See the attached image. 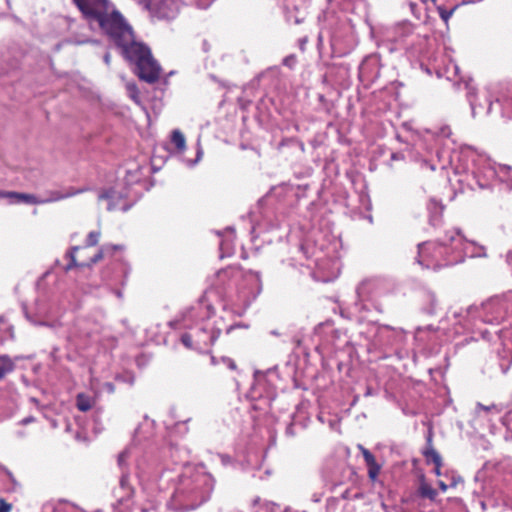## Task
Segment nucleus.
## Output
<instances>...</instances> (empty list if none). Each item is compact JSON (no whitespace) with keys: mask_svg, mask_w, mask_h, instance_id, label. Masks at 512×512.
Masks as SVG:
<instances>
[{"mask_svg":"<svg viewBox=\"0 0 512 512\" xmlns=\"http://www.w3.org/2000/svg\"><path fill=\"white\" fill-rule=\"evenodd\" d=\"M113 29L114 31L106 35L121 49L125 59L135 65L138 77L147 83H155L160 77L161 67L153 58L149 47L135 41L133 29L125 18Z\"/></svg>","mask_w":512,"mask_h":512,"instance_id":"nucleus-1","label":"nucleus"},{"mask_svg":"<svg viewBox=\"0 0 512 512\" xmlns=\"http://www.w3.org/2000/svg\"><path fill=\"white\" fill-rule=\"evenodd\" d=\"M212 490L213 480L210 476H184L172 496L173 505L183 511L196 509L210 498Z\"/></svg>","mask_w":512,"mask_h":512,"instance_id":"nucleus-2","label":"nucleus"},{"mask_svg":"<svg viewBox=\"0 0 512 512\" xmlns=\"http://www.w3.org/2000/svg\"><path fill=\"white\" fill-rule=\"evenodd\" d=\"M433 249V258L437 259L439 255H453L448 259L446 265H453L462 262L464 256L470 257L485 256V253L476 252L474 243L465 241L459 230L452 229L445 233V236L439 242H424L419 244V255L422 258L424 254Z\"/></svg>","mask_w":512,"mask_h":512,"instance_id":"nucleus-3","label":"nucleus"},{"mask_svg":"<svg viewBox=\"0 0 512 512\" xmlns=\"http://www.w3.org/2000/svg\"><path fill=\"white\" fill-rule=\"evenodd\" d=\"M83 17L107 34L125 18L111 0H73Z\"/></svg>","mask_w":512,"mask_h":512,"instance_id":"nucleus-4","label":"nucleus"},{"mask_svg":"<svg viewBox=\"0 0 512 512\" xmlns=\"http://www.w3.org/2000/svg\"><path fill=\"white\" fill-rule=\"evenodd\" d=\"M393 33V40L412 54L417 53L420 50L417 46L425 41L424 37L415 33V26L408 21L397 23Z\"/></svg>","mask_w":512,"mask_h":512,"instance_id":"nucleus-5","label":"nucleus"},{"mask_svg":"<svg viewBox=\"0 0 512 512\" xmlns=\"http://www.w3.org/2000/svg\"><path fill=\"white\" fill-rule=\"evenodd\" d=\"M311 0H283L285 20L289 24L300 25L305 22Z\"/></svg>","mask_w":512,"mask_h":512,"instance_id":"nucleus-6","label":"nucleus"},{"mask_svg":"<svg viewBox=\"0 0 512 512\" xmlns=\"http://www.w3.org/2000/svg\"><path fill=\"white\" fill-rule=\"evenodd\" d=\"M221 334V329L210 321L203 322L200 327L194 330L195 349L208 351Z\"/></svg>","mask_w":512,"mask_h":512,"instance_id":"nucleus-7","label":"nucleus"},{"mask_svg":"<svg viewBox=\"0 0 512 512\" xmlns=\"http://www.w3.org/2000/svg\"><path fill=\"white\" fill-rule=\"evenodd\" d=\"M498 178L501 182L507 184V186L512 189V168L507 165H488V167L484 171L485 181L477 180V183L480 188L484 189L489 186L488 181L493 178Z\"/></svg>","mask_w":512,"mask_h":512,"instance_id":"nucleus-8","label":"nucleus"},{"mask_svg":"<svg viewBox=\"0 0 512 512\" xmlns=\"http://www.w3.org/2000/svg\"><path fill=\"white\" fill-rule=\"evenodd\" d=\"M179 3L176 0H157L152 3L150 15L158 20H172L179 13Z\"/></svg>","mask_w":512,"mask_h":512,"instance_id":"nucleus-9","label":"nucleus"},{"mask_svg":"<svg viewBox=\"0 0 512 512\" xmlns=\"http://www.w3.org/2000/svg\"><path fill=\"white\" fill-rule=\"evenodd\" d=\"M487 311H493V316L486 315L484 321L491 324H499L506 317L507 311L505 304L499 300H493L485 306Z\"/></svg>","mask_w":512,"mask_h":512,"instance_id":"nucleus-10","label":"nucleus"},{"mask_svg":"<svg viewBox=\"0 0 512 512\" xmlns=\"http://www.w3.org/2000/svg\"><path fill=\"white\" fill-rule=\"evenodd\" d=\"M0 197L9 198L11 203L45 204L42 199L28 193L0 191Z\"/></svg>","mask_w":512,"mask_h":512,"instance_id":"nucleus-11","label":"nucleus"},{"mask_svg":"<svg viewBox=\"0 0 512 512\" xmlns=\"http://www.w3.org/2000/svg\"><path fill=\"white\" fill-rule=\"evenodd\" d=\"M381 280L378 278L366 279L357 287V294L361 299L370 297L380 286Z\"/></svg>","mask_w":512,"mask_h":512,"instance_id":"nucleus-12","label":"nucleus"},{"mask_svg":"<svg viewBox=\"0 0 512 512\" xmlns=\"http://www.w3.org/2000/svg\"><path fill=\"white\" fill-rule=\"evenodd\" d=\"M84 191H85V189H75V188H69L66 192H61V191H56V190L50 191L49 197L46 199H42V201H45V204L57 202V201L64 200V199L73 197L75 195H78Z\"/></svg>","mask_w":512,"mask_h":512,"instance_id":"nucleus-13","label":"nucleus"},{"mask_svg":"<svg viewBox=\"0 0 512 512\" xmlns=\"http://www.w3.org/2000/svg\"><path fill=\"white\" fill-rule=\"evenodd\" d=\"M427 444H428V447L424 451V456H425L427 462H432L436 466H442V458H441L440 454L432 446L431 435H429V437L427 438Z\"/></svg>","mask_w":512,"mask_h":512,"instance_id":"nucleus-14","label":"nucleus"},{"mask_svg":"<svg viewBox=\"0 0 512 512\" xmlns=\"http://www.w3.org/2000/svg\"><path fill=\"white\" fill-rule=\"evenodd\" d=\"M15 369V362L8 355H0V381L5 378L6 375L13 372Z\"/></svg>","mask_w":512,"mask_h":512,"instance_id":"nucleus-15","label":"nucleus"},{"mask_svg":"<svg viewBox=\"0 0 512 512\" xmlns=\"http://www.w3.org/2000/svg\"><path fill=\"white\" fill-rule=\"evenodd\" d=\"M246 279L254 285V290L252 291V297L255 299L262 291V281L260 274L258 272L250 271L246 274Z\"/></svg>","mask_w":512,"mask_h":512,"instance_id":"nucleus-16","label":"nucleus"},{"mask_svg":"<svg viewBox=\"0 0 512 512\" xmlns=\"http://www.w3.org/2000/svg\"><path fill=\"white\" fill-rule=\"evenodd\" d=\"M120 489L123 490L124 495L122 499H129L134 493L133 487L130 485V476L128 473L123 472L120 478Z\"/></svg>","mask_w":512,"mask_h":512,"instance_id":"nucleus-17","label":"nucleus"},{"mask_svg":"<svg viewBox=\"0 0 512 512\" xmlns=\"http://www.w3.org/2000/svg\"><path fill=\"white\" fill-rule=\"evenodd\" d=\"M433 254H434L433 249L430 250L428 253L424 254V256L422 258L418 254V259H417L418 263L420 265H423L428 268V267H430L429 259H431V261H436V262H439L440 258H445V262H447V260L450 259L449 258L450 255H439V254H437L438 255L437 259H435L432 257ZM443 265H446V263H444ZM437 266H440V263H437Z\"/></svg>","mask_w":512,"mask_h":512,"instance_id":"nucleus-18","label":"nucleus"},{"mask_svg":"<svg viewBox=\"0 0 512 512\" xmlns=\"http://www.w3.org/2000/svg\"><path fill=\"white\" fill-rule=\"evenodd\" d=\"M331 3L333 0H327ZM366 4V0H339V5L343 10L346 11H355L358 7L364 6Z\"/></svg>","mask_w":512,"mask_h":512,"instance_id":"nucleus-19","label":"nucleus"},{"mask_svg":"<svg viewBox=\"0 0 512 512\" xmlns=\"http://www.w3.org/2000/svg\"><path fill=\"white\" fill-rule=\"evenodd\" d=\"M171 142L175 145L179 152L186 148V140L183 133L179 130H174L171 135Z\"/></svg>","mask_w":512,"mask_h":512,"instance_id":"nucleus-20","label":"nucleus"},{"mask_svg":"<svg viewBox=\"0 0 512 512\" xmlns=\"http://www.w3.org/2000/svg\"><path fill=\"white\" fill-rule=\"evenodd\" d=\"M76 406L80 411L86 412L91 409L92 400L89 396H87L83 393H80L77 395V398H76Z\"/></svg>","mask_w":512,"mask_h":512,"instance_id":"nucleus-21","label":"nucleus"},{"mask_svg":"<svg viewBox=\"0 0 512 512\" xmlns=\"http://www.w3.org/2000/svg\"><path fill=\"white\" fill-rule=\"evenodd\" d=\"M120 249L118 245H104L100 251L92 258V263H96L101 260L105 254H111L114 250Z\"/></svg>","mask_w":512,"mask_h":512,"instance_id":"nucleus-22","label":"nucleus"},{"mask_svg":"<svg viewBox=\"0 0 512 512\" xmlns=\"http://www.w3.org/2000/svg\"><path fill=\"white\" fill-rule=\"evenodd\" d=\"M117 197L115 196L114 192H103L99 195V200H108V206L107 210L113 211L117 209L115 199Z\"/></svg>","mask_w":512,"mask_h":512,"instance_id":"nucleus-23","label":"nucleus"},{"mask_svg":"<svg viewBox=\"0 0 512 512\" xmlns=\"http://www.w3.org/2000/svg\"><path fill=\"white\" fill-rule=\"evenodd\" d=\"M419 492L422 497L429 498L431 500H433L437 495L436 490L426 483H422L420 485Z\"/></svg>","mask_w":512,"mask_h":512,"instance_id":"nucleus-24","label":"nucleus"},{"mask_svg":"<svg viewBox=\"0 0 512 512\" xmlns=\"http://www.w3.org/2000/svg\"><path fill=\"white\" fill-rule=\"evenodd\" d=\"M430 210H434L433 215L430 217V223L433 226H436L440 220L441 212H442V206H439L436 202L432 201L430 204Z\"/></svg>","mask_w":512,"mask_h":512,"instance_id":"nucleus-25","label":"nucleus"},{"mask_svg":"<svg viewBox=\"0 0 512 512\" xmlns=\"http://www.w3.org/2000/svg\"><path fill=\"white\" fill-rule=\"evenodd\" d=\"M358 449L361 451L367 466L374 465L375 463H377L374 455L364 446L358 445Z\"/></svg>","mask_w":512,"mask_h":512,"instance_id":"nucleus-26","label":"nucleus"},{"mask_svg":"<svg viewBox=\"0 0 512 512\" xmlns=\"http://www.w3.org/2000/svg\"><path fill=\"white\" fill-rule=\"evenodd\" d=\"M484 411V412H492L495 414H500L501 409L496 404H491L489 406L483 405L482 403L476 404V412Z\"/></svg>","mask_w":512,"mask_h":512,"instance_id":"nucleus-27","label":"nucleus"},{"mask_svg":"<svg viewBox=\"0 0 512 512\" xmlns=\"http://www.w3.org/2000/svg\"><path fill=\"white\" fill-rule=\"evenodd\" d=\"M181 342L182 344L190 349H195V337L194 332L193 333H185L181 336Z\"/></svg>","mask_w":512,"mask_h":512,"instance_id":"nucleus-28","label":"nucleus"},{"mask_svg":"<svg viewBox=\"0 0 512 512\" xmlns=\"http://www.w3.org/2000/svg\"><path fill=\"white\" fill-rule=\"evenodd\" d=\"M100 238V232L92 231L88 234L86 244L87 246H95L98 244Z\"/></svg>","mask_w":512,"mask_h":512,"instance_id":"nucleus-29","label":"nucleus"},{"mask_svg":"<svg viewBox=\"0 0 512 512\" xmlns=\"http://www.w3.org/2000/svg\"><path fill=\"white\" fill-rule=\"evenodd\" d=\"M79 247H72L71 250L67 253V256L70 258V263L67 265L66 270H70L73 267L77 266L75 253L78 251Z\"/></svg>","mask_w":512,"mask_h":512,"instance_id":"nucleus-30","label":"nucleus"},{"mask_svg":"<svg viewBox=\"0 0 512 512\" xmlns=\"http://www.w3.org/2000/svg\"><path fill=\"white\" fill-rule=\"evenodd\" d=\"M380 469H381V467L377 463H375L374 465H369L368 466V475H369L370 479L375 480L377 478V476L379 475Z\"/></svg>","mask_w":512,"mask_h":512,"instance_id":"nucleus-31","label":"nucleus"},{"mask_svg":"<svg viewBox=\"0 0 512 512\" xmlns=\"http://www.w3.org/2000/svg\"><path fill=\"white\" fill-rule=\"evenodd\" d=\"M338 506V499L331 497L326 501V511L327 512H335Z\"/></svg>","mask_w":512,"mask_h":512,"instance_id":"nucleus-32","label":"nucleus"},{"mask_svg":"<svg viewBox=\"0 0 512 512\" xmlns=\"http://www.w3.org/2000/svg\"><path fill=\"white\" fill-rule=\"evenodd\" d=\"M127 89L129 91V96L131 99H133L136 103H139V94L136 85L134 84H128Z\"/></svg>","mask_w":512,"mask_h":512,"instance_id":"nucleus-33","label":"nucleus"},{"mask_svg":"<svg viewBox=\"0 0 512 512\" xmlns=\"http://www.w3.org/2000/svg\"><path fill=\"white\" fill-rule=\"evenodd\" d=\"M297 59L294 54L288 55L283 59V65L289 67L290 69L294 68L296 65Z\"/></svg>","mask_w":512,"mask_h":512,"instance_id":"nucleus-34","label":"nucleus"},{"mask_svg":"<svg viewBox=\"0 0 512 512\" xmlns=\"http://www.w3.org/2000/svg\"><path fill=\"white\" fill-rule=\"evenodd\" d=\"M454 10L455 9H451V10L447 11L443 7H438L439 15H440L441 19L445 22H447L451 18Z\"/></svg>","mask_w":512,"mask_h":512,"instance_id":"nucleus-35","label":"nucleus"},{"mask_svg":"<svg viewBox=\"0 0 512 512\" xmlns=\"http://www.w3.org/2000/svg\"><path fill=\"white\" fill-rule=\"evenodd\" d=\"M12 505L7 503L3 498H0V512H10Z\"/></svg>","mask_w":512,"mask_h":512,"instance_id":"nucleus-36","label":"nucleus"},{"mask_svg":"<svg viewBox=\"0 0 512 512\" xmlns=\"http://www.w3.org/2000/svg\"><path fill=\"white\" fill-rule=\"evenodd\" d=\"M222 361L224 364L227 365V367L231 370H235L236 369V363L233 359L231 358H228V357H223L222 358Z\"/></svg>","mask_w":512,"mask_h":512,"instance_id":"nucleus-37","label":"nucleus"},{"mask_svg":"<svg viewBox=\"0 0 512 512\" xmlns=\"http://www.w3.org/2000/svg\"><path fill=\"white\" fill-rule=\"evenodd\" d=\"M128 457V451L125 450L123 451L122 453L119 454V457H118V463L120 466H122L126 460V458Z\"/></svg>","mask_w":512,"mask_h":512,"instance_id":"nucleus-38","label":"nucleus"},{"mask_svg":"<svg viewBox=\"0 0 512 512\" xmlns=\"http://www.w3.org/2000/svg\"><path fill=\"white\" fill-rule=\"evenodd\" d=\"M35 421V418L33 416L26 417L20 421L21 425H27Z\"/></svg>","mask_w":512,"mask_h":512,"instance_id":"nucleus-39","label":"nucleus"},{"mask_svg":"<svg viewBox=\"0 0 512 512\" xmlns=\"http://www.w3.org/2000/svg\"><path fill=\"white\" fill-rule=\"evenodd\" d=\"M410 9L414 16H416L417 18L420 17L419 14L417 13V4L416 3L411 2Z\"/></svg>","mask_w":512,"mask_h":512,"instance_id":"nucleus-40","label":"nucleus"},{"mask_svg":"<svg viewBox=\"0 0 512 512\" xmlns=\"http://www.w3.org/2000/svg\"><path fill=\"white\" fill-rule=\"evenodd\" d=\"M440 134L444 137H449L451 134V130L449 127H443L440 131Z\"/></svg>","mask_w":512,"mask_h":512,"instance_id":"nucleus-41","label":"nucleus"},{"mask_svg":"<svg viewBox=\"0 0 512 512\" xmlns=\"http://www.w3.org/2000/svg\"><path fill=\"white\" fill-rule=\"evenodd\" d=\"M213 2V0H210L209 2H202V1H199L198 3V6L202 9H206L207 7H209V5Z\"/></svg>","mask_w":512,"mask_h":512,"instance_id":"nucleus-42","label":"nucleus"},{"mask_svg":"<svg viewBox=\"0 0 512 512\" xmlns=\"http://www.w3.org/2000/svg\"><path fill=\"white\" fill-rule=\"evenodd\" d=\"M438 486L443 492H445L448 489L447 484L441 480L438 481Z\"/></svg>","mask_w":512,"mask_h":512,"instance_id":"nucleus-43","label":"nucleus"},{"mask_svg":"<svg viewBox=\"0 0 512 512\" xmlns=\"http://www.w3.org/2000/svg\"><path fill=\"white\" fill-rule=\"evenodd\" d=\"M470 105H471L472 113H473V114H475V113H476L477 106H476V103H475V101L472 99V97H471V96H470Z\"/></svg>","mask_w":512,"mask_h":512,"instance_id":"nucleus-44","label":"nucleus"},{"mask_svg":"<svg viewBox=\"0 0 512 512\" xmlns=\"http://www.w3.org/2000/svg\"><path fill=\"white\" fill-rule=\"evenodd\" d=\"M110 61H111V56H110V54H109V53H106V54L104 55V62H105L107 65H109V64H110Z\"/></svg>","mask_w":512,"mask_h":512,"instance_id":"nucleus-45","label":"nucleus"},{"mask_svg":"<svg viewBox=\"0 0 512 512\" xmlns=\"http://www.w3.org/2000/svg\"><path fill=\"white\" fill-rule=\"evenodd\" d=\"M434 473H435L437 476H440V475H441V466H436V465H435Z\"/></svg>","mask_w":512,"mask_h":512,"instance_id":"nucleus-46","label":"nucleus"},{"mask_svg":"<svg viewBox=\"0 0 512 512\" xmlns=\"http://www.w3.org/2000/svg\"><path fill=\"white\" fill-rule=\"evenodd\" d=\"M507 262L509 264H512V250L508 252L507 254Z\"/></svg>","mask_w":512,"mask_h":512,"instance_id":"nucleus-47","label":"nucleus"},{"mask_svg":"<svg viewBox=\"0 0 512 512\" xmlns=\"http://www.w3.org/2000/svg\"><path fill=\"white\" fill-rule=\"evenodd\" d=\"M342 497H343L344 499H346V498L348 497V491H345V492L343 493Z\"/></svg>","mask_w":512,"mask_h":512,"instance_id":"nucleus-48","label":"nucleus"},{"mask_svg":"<svg viewBox=\"0 0 512 512\" xmlns=\"http://www.w3.org/2000/svg\"><path fill=\"white\" fill-rule=\"evenodd\" d=\"M122 210H123V211H127V210H128V206H123V207H122Z\"/></svg>","mask_w":512,"mask_h":512,"instance_id":"nucleus-49","label":"nucleus"},{"mask_svg":"<svg viewBox=\"0 0 512 512\" xmlns=\"http://www.w3.org/2000/svg\"><path fill=\"white\" fill-rule=\"evenodd\" d=\"M491 106H492V103H491V102H489V106H488V112L490 111V109H491Z\"/></svg>","mask_w":512,"mask_h":512,"instance_id":"nucleus-50","label":"nucleus"},{"mask_svg":"<svg viewBox=\"0 0 512 512\" xmlns=\"http://www.w3.org/2000/svg\"><path fill=\"white\" fill-rule=\"evenodd\" d=\"M31 401L37 403V400L35 398H31Z\"/></svg>","mask_w":512,"mask_h":512,"instance_id":"nucleus-51","label":"nucleus"},{"mask_svg":"<svg viewBox=\"0 0 512 512\" xmlns=\"http://www.w3.org/2000/svg\"><path fill=\"white\" fill-rule=\"evenodd\" d=\"M393 159H397V156L395 154L392 155Z\"/></svg>","mask_w":512,"mask_h":512,"instance_id":"nucleus-52","label":"nucleus"},{"mask_svg":"<svg viewBox=\"0 0 512 512\" xmlns=\"http://www.w3.org/2000/svg\"><path fill=\"white\" fill-rule=\"evenodd\" d=\"M433 3H436V0H431Z\"/></svg>","mask_w":512,"mask_h":512,"instance_id":"nucleus-53","label":"nucleus"}]
</instances>
